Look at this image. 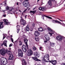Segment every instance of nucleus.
Segmentation results:
<instances>
[{
  "label": "nucleus",
  "mask_w": 65,
  "mask_h": 65,
  "mask_svg": "<svg viewBox=\"0 0 65 65\" xmlns=\"http://www.w3.org/2000/svg\"><path fill=\"white\" fill-rule=\"evenodd\" d=\"M42 60L44 61L45 62H49L52 63L53 65H55L57 64V61L56 60H53L50 61L49 60V55H46L42 58Z\"/></svg>",
  "instance_id": "f257e3e1"
},
{
  "label": "nucleus",
  "mask_w": 65,
  "mask_h": 65,
  "mask_svg": "<svg viewBox=\"0 0 65 65\" xmlns=\"http://www.w3.org/2000/svg\"><path fill=\"white\" fill-rule=\"evenodd\" d=\"M6 53L7 54L9 55V56H10V53H11V52L7 49H6V50L4 49H2L0 50V54L3 56H4Z\"/></svg>",
  "instance_id": "f03ea898"
},
{
  "label": "nucleus",
  "mask_w": 65,
  "mask_h": 65,
  "mask_svg": "<svg viewBox=\"0 0 65 65\" xmlns=\"http://www.w3.org/2000/svg\"><path fill=\"white\" fill-rule=\"evenodd\" d=\"M52 2L54 4H55V0H49V1L48 2L47 4H48L47 8H51L53 7V4H52Z\"/></svg>",
  "instance_id": "7ed1b4c3"
},
{
  "label": "nucleus",
  "mask_w": 65,
  "mask_h": 65,
  "mask_svg": "<svg viewBox=\"0 0 65 65\" xmlns=\"http://www.w3.org/2000/svg\"><path fill=\"white\" fill-rule=\"evenodd\" d=\"M22 5L23 6H24L25 7L28 8L30 7V4L29 2L24 1L23 2Z\"/></svg>",
  "instance_id": "20e7f679"
},
{
  "label": "nucleus",
  "mask_w": 65,
  "mask_h": 65,
  "mask_svg": "<svg viewBox=\"0 0 65 65\" xmlns=\"http://www.w3.org/2000/svg\"><path fill=\"white\" fill-rule=\"evenodd\" d=\"M18 57H23V51H22L20 49H19L18 50Z\"/></svg>",
  "instance_id": "39448f33"
},
{
  "label": "nucleus",
  "mask_w": 65,
  "mask_h": 65,
  "mask_svg": "<svg viewBox=\"0 0 65 65\" xmlns=\"http://www.w3.org/2000/svg\"><path fill=\"white\" fill-rule=\"evenodd\" d=\"M23 38H24V42L25 43L26 45L27 48L28 47V44H27V42H28V39H27V38L26 37V36L24 35L23 36Z\"/></svg>",
  "instance_id": "423d86ee"
},
{
  "label": "nucleus",
  "mask_w": 65,
  "mask_h": 65,
  "mask_svg": "<svg viewBox=\"0 0 65 65\" xmlns=\"http://www.w3.org/2000/svg\"><path fill=\"white\" fill-rule=\"evenodd\" d=\"M27 53V56H29V57L32 56L33 55V51L31 50V49H29V50L28 51Z\"/></svg>",
  "instance_id": "0eeeda50"
},
{
  "label": "nucleus",
  "mask_w": 65,
  "mask_h": 65,
  "mask_svg": "<svg viewBox=\"0 0 65 65\" xmlns=\"http://www.w3.org/2000/svg\"><path fill=\"white\" fill-rule=\"evenodd\" d=\"M1 63L2 64H3L4 65H6L7 64V60H6V61H4V59H1Z\"/></svg>",
  "instance_id": "6e6552de"
},
{
  "label": "nucleus",
  "mask_w": 65,
  "mask_h": 65,
  "mask_svg": "<svg viewBox=\"0 0 65 65\" xmlns=\"http://www.w3.org/2000/svg\"><path fill=\"white\" fill-rule=\"evenodd\" d=\"M21 23V25L22 26H25V25L26 24V21L24 20H22V21H20Z\"/></svg>",
  "instance_id": "1a4fd4ad"
},
{
  "label": "nucleus",
  "mask_w": 65,
  "mask_h": 65,
  "mask_svg": "<svg viewBox=\"0 0 65 65\" xmlns=\"http://www.w3.org/2000/svg\"><path fill=\"white\" fill-rule=\"evenodd\" d=\"M3 21L4 22V23L5 25H9L10 24L9 23L8 20L4 19L3 20Z\"/></svg>",
  "instance_id": "9d476101"
},
{
  "label": "nucleus",
  "mask_w": 65,
  "mask_h": 65,
  "mask_svg": "<svg viewBox=\"0 0 65 65\" xmlns=\"http://www.w3.org/2000/svg\"><path fill=\"white\" fill-rule=\"evenodd\" d=\"M34 34L35 35L36 37H37L40 35V33L39 31H36L35 32Z\"/></svg>",
  "instance_id": "9b49d317"
},
{
  "label": "nucleus",
  "mask_w": 65,
  "mask_h": 65,
  "mask_svg": "<svg viewBox=\"0 0 65 65\" xmlns=\"http://www.w3.org/2000/svg\"><path fill=\"white\" fill-rule=\"evenodd\" d=\"M56 38L57 40H58L60 41H61L62 40V37L59 36V35L57 36L56 37Z\"/></svg>",
  "instance_id": "f8f14e48"
},
{
  "label": "nucleus",
  "mask_w": 65,
  "mask_h": 65,
  "mask_svg": "<svg viewBox=\"0 0 65 65\" xmlns=\"http://www.w3.org/2000/svg\"><path fill=\"white\" fill-rule=\"evenodd\" d=\"M52 22L53 23H59V24H62L60 22L58 21V20H53L52 21Z\"/></svg>",
  "instance_id": "ddd939ff"
},
{
  "label": "nucleus",
  "mask_w": 65,
  "mask_h": 65,
  "mask_svg": "<svg viewBox=\"0 0 65 65\" xmlns=\"http://www.w3.org/2000/svg\"><path fill=\"white\" fill-rule=\"evenodd\" d=\"M4 27L3 22H0V29H2Z\"/></svg>",
  "instance_id": "4468645a"
},
{
  "label": "nucleus",
  "mask_w": 65,
  "mask_h": 65,
  "mask_svg": "<svg viewBox=\"0 0 65 65\" xmlns=\"http://www.w3.org/2000/svg\"><path fill=\"white\" fill-rule=\"evenodd\" d=\"M32 59L33 60H34L35 61H41V60L37 59V58L36 57H32Z\"/></svg>",
  "instance_id": "2eb2a0df"
},
{
  "label": "nucleus",
  "mask_w": 65,
  "mask_h": 65,
  "mask_svg": "<svg viewBox=\"0 0 65 65\" xmlns=\"http://www.w3.org/2000/svg\"><path fill=\"white\" fill-rule=\"evenodd\" d=\"M45 37L46 39L47 40H48H48H49L50 39V37L49 36H48L47 35H45Z\"/></svg>",
  "instance_id": "dca6fc26"
},
{
  "label": "nucleus",
  "mask_w": 65,
  "mask_h": 65,
  "mask_svg": "<svg viewBox=\"0 0 65 65\" xmlns=\"http://www.w3.org/2000/svg\"><path fill=\"white\" fill-rule=\"evenodd\" d=\"M29 26L28 25L26 28V32L27 31H29V30H30V29L29 27Z\"/></svg>",
  "instance_id": "f3484780"
},
{
  "label": "nucleus",
  "mask_w": 65,
  "mask_h": 65,
  "mask_svg": "<svg viewBox=\"0 0 65 65\" xmlns=\"http://www.w3.org/2000/svg\"><path fill=\"white\" fill-rule=\"evenodd\" d=\"M22 50L23 52L24 53H26L27 52V48L25 47H22Z\"/></svg>",
  "instance_id": "a211bd4d"
},
{
  "label": "nucleus",
  "mask_w": 65,
  "mask_h": 65,
  "mask_svg": "<svg viewBox=\"0 0 65 65\" xmlns=\"http://www.w3.org/2000/svg\"><path fill=\"white\" fill-rule=\"evenodd\" d=\"M12 57L11 56H10L8 59L9 60H13V58H14V57L13 56V55H12Z\"/></svg>",
  "instance_id": "6ab92c4d"
},
{
  "label": "nucleus",
  "mask_w": 65,
  "mask_h": 65,
  "mask_svg": "<svg viewBox=\"0 0 65 65\" xmlns=\"http://www.w3.org/2000/svg\"><path fill=\"white\" fill-rule=\"evenodd\" d=\"M36 10H34V11H31L29 12L31 14V13H33L34 14H35L36 13Z\"/></svg>",
  "instance_id": "aec40b11"
},
{
  "label": "nucleus",
  "mask_w": 65,
  "mask_h": 65,
  "mask_svg": "<svg viewBox=\"0 0 65 65\" xmlns=\"http://www.w3.org/2000/svg\"><path fill=\"white\" fill-rule=\"evenodd\" d=\"M17 29L18 31H17L18 33H19V32L20 31V25H17Z\"/></svg>",
  "instance_id": "412c9836"
},
{
  "label": "nucleus",
  "mask_w": 65,
  "mask_h": 65,
  "mask_svg": "<svg viewBox=\"0 0 65 65\" xmlns=\"http://www.w3.org/2000/svg\"><path fill=\"white\" fill-rule=\"evenodd\" d=\"M46 8H45V7H42V11H46Z\"/></svg>",
  "instance_id": "4be33fe9"
},
{
  "label": "nucleus",
  "mask_w": 65,
  "mask_h": 65,
  "mask_svg": "<svg viewBox=\"0 0 65 65\" xmlns=\"http://www.w3.org/2000/svg\"><path fill=\"white\" fill-rule=\"evenodd\" d=\"M35 55H36V56L37 57V58H39L40 57V54H38L37 52H36V53L34 54Z\"/></svg>",
  "instance_id": "5701e85b"
},
{
  "label": "nucleus",
  "mask_w": 65,
  "mask_h": 65,
  "mask_svg": "<svg viewBox=\"0 0 65 65\" xmlns=\"http://www.w3.org/2000/svg\"><path fill=\"white\" fill-rule=\"evenodd\" d=\"M6 42H7V41L5 40L3 42V44L6 47H7V44H6Z\"/></svg>",
  "instance_id": "b1692460"
},
{
  "label": "nucleus",
  "mask_w": 65,
  "mask_h": 65,
  "mask_svg": "<svg viewBox=\"0 0 65 65\" xmlns=\"http://www.w3.org/2000/svg\"><path fill=\"white\" fill-rule=\"evenodd\" d=\"M47 29L48 31H49V32H53V30H52V29L48 27Z\"/></svg>",
  "instance_id": "393cba45"
},
{
  "label": "nucleus",
  "mask_w": 65,
  "mask_h": 65,
  "mask_svg": "<svg viewBox=\"0 0 65 65\" xmlns=\"http://www.w3.org/2000/svg\"><path fill=\"white\" fill-rule=\"evenodd\" d=\"M42 28L41 27L40 28H38V31H39V32H42Z\"/></svg>",
  "instance_id": "a878e982"
},
{
  "label": "nucleus",
  "mask_w": 65,
  "mask_h": 65,
  "mask_svg": "<svg viewBox=\"0 0 65 65\" xmlns=\"http://www.w3.org/2000/svg\"><path fill=\"white\" fill-rule=\"evenodd\" d=\"M35 40L37 41H39V39L38 37L37 38H36V37L35 38Z\"/></svg>",
  "instance_id": "bb28decb"
},
{
  "label": "nucleus",
  "mask_w": 65,
  "mask_h": 65,
  "mask_svg": "<svg viewBox=\"0 0 65 65\" xmlns=\"http://www.w3.org/2000/svg\"><path fill=\"white\" fill-rule=\"evenodd\" d=\"M27 63H26V62H25V61H23L22 62V65H26Z\"/></svg>",
  "instance_id": "cd10ccee"
},
{
  "label": "nucleus",
  "mask_w": 65,
  "mask_h": 65,
  "mask_svg": "<svg viewBox=\"0 0 65 65\" xmlns=\"http://www.w3.org/2000/svg\"><path fill=\"white\" fill-rule=\"evenodd\" d=\"M22 44H23V42H21V41H19V44L20 46V45H22Z\"/></svg>",
  "instance_id": "c85d7f7f"
},
{
  "label": "nucleus",
  "mask_w": 65,
  "mask_h": 65,
  "mask_svg": "<svg viewBox=\"0 0 65 65\" xmlns=\"http://www.w3.org/2000/svg\"><path fill=\"white\" fill-rule=\"evenodd\" d=\"M44 16L45 17H46V18H48V19H52V17H50L48 16L44 15Z\"/></svg>",
  "instance_id": "c756f323"
},
{
  "label": "nucleus",
  "mask_w": 65,
  "mask_h": 65,
  "mask_svg": "<svg viewBox=\"0 0 65 65\" xmlns=\"http://www.w3.org/2000/svg\"><path fill=\"white\" fill-rule=\"evenodd\" d=\"M32 48L34 51H36V48L35 46H33Z\"/></svg>",
  "instance_id": "7c9ffc66"
},
{
  "label": "nucleus",
  "mask_w": 65,
  "mask_h": 65,
  "mask_svg": "<svg viewBox=\"0 0 65 65\" xmlns=\"http://www.w3.org/2000/svg\"><path fill=\"white\" fill-rule=\"evenodd\" d=\"M2 5H5V6H6L7 4L6 3H2Z\"/></svg>",
  "instance_id": "2f4dec72"
},
{
  "label": "nucleus",
  "mask_w": 65,
  "mask_h": 65,
  "mask_svg": "<svg viewBox=\"0 0 65 65\" xmlns=\"http://www.w3.org/2000/svg\"><path fill=\"white\" fill-rule=\"evenodd\" d=\"M48 48L49 50H50V51H51V50H52V48H51V47L50 46L48 47Z\"/></svg>",
  "instance_id": "473e14b6"
},
{
  "label": "nucleus",
  "mask_w": 65,
  "mask_h": 65,
  "mask_svg": "<svg viewBox=\"0 0 65 65\" xmlns=\"http://www.w3.org/2000/svg\"><path fill=\"white\" fill-rule=\"evenodd\" d=\"M54 44H55L53 43H50L51 46H53V45H54Z\"/></svg>",
  "instance_id": "72a5a7b5"
},
{
  "label": "nucleus",
  "mask_w": 65,
  "mask_h": 65,
  "mask_svg": "<svg viewBox=\"0 0 65 65\" xmlns=\"http://www.w3.org/2000/svg\"><path fill=\"white\" fill-rule=\"evenodd\" d=\"M42 7H40L39 8V9L40 10H42Z\"/></svg>",
  "instance_id": "f704fd0d"
},
{
  "label": "nucleus",
  "mask_w": 65,
  "mask_h": 65,
  "mask_svg": "<svg viewBox=\"0 0 65 65\" xmlns=\"http://www.w3.org/2000/svg\"><path fill=\"white\" fill-rule=\"evenodd\" d=\"M11 40L12 42L13 43V40L12 37L11 38Z\"/></svg>",
  "instance_id": "c9c22d12"
},
{
  "label": "nucleus",
  "mask_w": 65,
  "mask_h": 65,
  "mask_svg": "<svg viewBox=\"0 0 65 65\" xmlns=\"http://www.w3.org/2000/svg\"><path fill=\"white\" fill-rule=\"evenodd\" d=\"M22 47H26V45H24V44H23V45H22Z\"/></svg>",
  "instance_id": "e433bc0d"
},
{
  "label": "nucleus",
  "mask_w": 65,
  "mask_h": 65,
  "mask_svg": "<svg viewBox=\"0 0 65 65\" xmlns=\"http://www.w3.org/2000/svg\"><path fill=\"white\" fill-rule=\"evenodd\" d=\"M33 30V28H31L30 29V30L31 31H32Z\"/></svg>",
  "instance_id": "4c0bfd02"
},
{
  "label": "nucleus",
  "mask_w": 65,
  "mask_h": 65,
  "mask_svg": "<svg viewBox=\"0 0 65 65\" xmlns=\"http://www.w3.org/2000/svg\"><path fill=\"white\" fill-rule=\"evenodd\" d=\"M24 1H25V2H29V0H24Z\"/></svg>",
  "instance_id": "58836bf2"
},
{
  "label": "nucleus",
  "mask_w": 65,
  "mask_h": 65,
  "mask_svg": "<svg viewBox=\"0 0 65 65\" xmlns=\"http://www.w3.org/2000/svg\"><path fill=\"white\" fill-rule=\"evenodd\" d=\"M11 46H12V44L11 43L10 44V45H9V47H11Z\"/></svg>",
  "instance_id": "ea45409f"
},
{
  "label": "nucleus",
  "mask_w": 65,
  "mask_h": 65,
  "mask_svg": "<svg viewBox=\"0 0 65 65\" xmlns=\"http://www.w3.org/2000/svg\"><path fill=\"white\" fill-rule=\"evenodd\" d=\"M23 17V16H25V14H24V13H22V15H21V17Z\"/></svg>",
  "instance_id": "a19ab883"
},
{
  "label": "nucleus",
  "mask_w": 65,
  "mask_h": 65,
  "mask_svg": "<svg viewBox=\"0 0 65 65\" xmlns=\"http://www.w3.org/2000/svg\"><path fill=\"white\" fill-rule=\"evenodd\" d=\"M7 10H8V9H9V7H7Z\"/></svg>",
  "instance_id": "79ce46f5"
},
{
  "label": "nucleus",
  "mask_w": 65,
  "mask_h": 65,
  "mask_svg": "<svg viewBox=\"0 0 65 65\" xmlns=\"http://www.w3.org/2000/svg\"><path fill=\"white\" fill-rule=\"evenodd\" d=\"M32 26L33 27H34L35 26V24L33 23V24H32Z\"/></svg>",
  "instance_id": "37998d69"
},
{
  "label": "nucleus",
  "mask_w": 65,
  "mask_h": 65,
  "mask_svg": "<svg viewBox=\"0 0 65 65\" xmlns=\"http://www.w3.org/2000/svg\"><path fill=\"white\" fill-rule=\"evenodd\" d=\"M49 34L50 35V36H52V34L51 33H50Z\"/></svg>",
  "instance_id": "c03bdc74"
},
{
  "label": "nucleus",
  "mask_w": 65,
  "mask_h": 65,
  "mask_svg": "<svg viewBox=\"0 0 65 65\" xmlns=\"http://www.w3.org/2000/svg\"><path fill=\"white\" fill-rule=\"evenodd\" d=\"M17 41H18V40H16L14 42V43H15H15H16V42H17Z\"/></svg>",
  "instance_id": "a18cd8bd"
},
{
  "label": "nucleus",
  "mask_w": 65,
  "mask_h": 65,
  "mask_svg": "<svg viewBox=\"0 0 65 65\" xmlns=\"http://www.w3.org/2000/svg\"><path fill=\"white\" fill-rule=\"evenodd\" d=\"M61 65H65V63H63Z\"/></svg>",
  "instance_id": "49530a36"
},
{
  "label": "nucleus",
  "mask_w": 65,
  "mask_h": 65,
  "mask_svg": "<svg viewBox=\"0 0 65 65\" xmlns=\"http://www.w3.org/2000/svg\"><path fill=\"white\" fill-rule=\"evenodd\" d=\"M27 15H26L24 17H25V19H26V17H27Z\"/></svg>",
  "instance_id": "de8ad7c7"
},
{
  "label": "nucleus",
  "mask_w": 65,
  "mask_h": 65,
  "mask_svg": "<svg viewBox=\"0 0 65 65\" xmlns=\"http://www.w3.org/2000/svg\"><path fill=\"white\" fill-rule=\"evenodd\" d=\"M27 10H25L23 11V12H25Z\"/></svg>",
  "instance_id": "09e8293b"
},
{
  "label": "nucleus",
  "mask_w": 65,
  "mask_h": 65,
  "mask_svg": "<svg viewBox=\"0 0 65 65\" xmlns=\"http://www.w3.org/2000/svg\"><path fill=\"white\" fill-rule=\"evenodd\" d=\"M16 4L17 5H19V3H18V2H17V3H16Z\"/></svg>",
  "instance_id": "8fccbe9b"
},
{
  "label": "nucleus",
  "mask_w": 65,
  "mask_h": 65,
  "mask_svg": "<svg viewBox=\"0 0 65 65\" xmlns=\"http://www.w3.org/2000/svg\"><path fill=\"white\" fill-rule=\"evenodd\" d=\"M47 42V40H45V41H44V42L45 43V42Z\"/></svg>",
  "instance_id": "3c124183"
},
{
  "label": "nucleus",
  "mask_w": 65,
  "mask_h": 65,
  "mask_svg": "<svg viewBox=\"0 0 65 65\" xmlns=\"http://www.w3.org/2000/svg\"><path fill=\"white\" fill-rule=\"evenodd\" d=\"M5 37L4 36H3V40L5 38Z\"/></svg>",
  "instance_id": "603ef678"
},
{
  "label": "nucleus",
  "mask_w": 65,
  "mask_h": 65,
  "mask_svg": "<svg viewBox=\"0 0 65 65\" xmlns=\"http://www.w3.org/2000/svg\"><path fill=\"white\" fill-rule=\"evenodd\" d=\"M6 14H4L3 15L4 17H6Z\"/></svg>",
  "instance_id": "864d4df0"
},
{
  "label": "nucleus",
  "mask_w": 65,
  "mask_h": 65,
  "mask_svg": "<svg viewBox=\"0 0 65 65\" xmlns=\"http://www.w3.org/2000/svg\"><path fill=\"white\" fill-rule=\"evenodd\" d=\"M9 50H11V48L10 47L9 48Z\"/></svg>",
  "instance_id": "5fc2aeb1"
},
{
  "label": "nucleus",
  "mask_w": 65,
  "mask_h": 65,
  "mask_svg": "<svg viewBox=\"0 0 65 65\" xmlns=\"http://www.w3.org/2000/svg\"><path fill=\"white\" fill-rule=\"evenodd\" d=\"M42 18L44 20V16H42Z\"/></svg>",
  "instance_id": "6e6d98bb"
},
{
  "label": "nucleus",
  "mask_w": 65,
  "mask_h": 65,
  "mask_svg": "<svg viewBox=\"0 0 65 65\" xmlns=\"http://www.w3.org/2000/svg\"><path fill=\"white\" fill-rule=\"evenodd\" d=\"M42 31H44V29H43L42 28Z\"/></svg>",
  "instance_id": "4d7b16f0"
},
{
  "label": "nucleus",
  "mask_w": 65,
  "mask_h": 65,
  "mask_svg": "<svg viewBox=\"0 0 65 65\" xmlns=\"http://www.w3.org/2000/svg\"><path fill=\"white\" fill-rule=\"evenodd\" d=\"M21 21H22V20H23V18H22V17H21Z\"/></svg>",
  "instance_id": "13d9d810"
},
{
  "label": "nucleus",
  "mask_w": 65,
  "mask_h": 65,
  "mask_svg": "<svg viewBox=\"0 0 65 65\" xmlns=\"http://www.w3.org/2000/svg\"><path fill=\"white\" fill-rule=\"evenodd\" d=\"M63 58L64 59H65V56H64L63 57Z\"/></svg>",
  "instance_id": "bf43d9fd"
},
{
  "label": "nucleus",
  "mask_w": 65,
  "mask_h": 65,
  "mask_svg": "<svg viewBox=\"0 0 65 65\" xmlns=\"http://www.w3.org/2000/svg\"><path fill=\"white\" fill-rule=\"evenodd\" d=\"M42 48V47H40V50H41V49Z\"/></svg>",
  "instance_id": "052dcab7"
},
{
  "label": "nucleus",
  "mask_w": 65,
  "mask_h": 65,
  "mask_svg": "<svg viewBox=\"0 0 65 65\" xmlns=\"http://www.w3.org/2000/svg\"><path fill=\"white\" fill-rule=\"evenodd\" d=\"M3 43H2L1 44V46H3Z\"/></svg>",
  "instance_id": "680f3d73"
},
{
  "label": "nucleus",
  "mask_w": 65,
  "mask_h": 65,
  "mask_svg": "<svg viewBox=\"0 0 65 65\" xmlns=\"http://www.w3.org/2000/svg\"><path fill=\"white\" fill-rule=\"evenodd\" d=\"M36 8H35L33 9V10H35V9Z\"/></svg>",
  "instance_id": "e2e57ef3"
},
{
  "label": "nucleus",
  "mask_w": 65,
  "mask_h": 65,
  "mask_svg": "<svg viewBox=\"0 0 65 65\" xmlns=\"http://www.w3.org/2000/svg\"><path fill=\"white\" fill-rule=\"evenodd\" d=\"M19 11L20 12H21V10H19Z\"/></svg>",
  "instance_id": "0e129e2a"
},
{
  "label": "nucleus",
  "mask_w": 65,
  "mask_h": 65,
  "mask_svg": "<svg viewBox=\"0 0 65 65\" xmlns=\"http://www.w3.org/2000/svg\"><path fill=\"white\" fill-rule=\"evenodd\" d=\"M39 0H38L37 2H39Z\"/></svg>",
  "instance_id": "69168bd1"
},
{
  "label": "nucleus",
  "mask_w": 65,
  "mask_h": 65,
  "mask_svg": "<svg viewBox=\"0 0 65 65\" xmlns=\"http://www.w3.org/2000/svg\"><path fill=\"white\" fill-rule=\"evenodd\" d=\"M37 65H41V64H37Z\"/></svg>",
  "instance_id": "338daca9"
},
{
  "label": "nucleus",
  "mask_w": 65,
  "mask_h": 65,
  "mask_svg": "<svg viewBox=\"0 0 65 65\" xmlns=\"http://www.w3.org/2000/svg\"><path fill=\"white\" fill-rule=\"evenodd\" d=\"M64 6L65 7V4L64 5Z\"/></svg>",
  "instance_id": "774afa93"
}]
</instances>
